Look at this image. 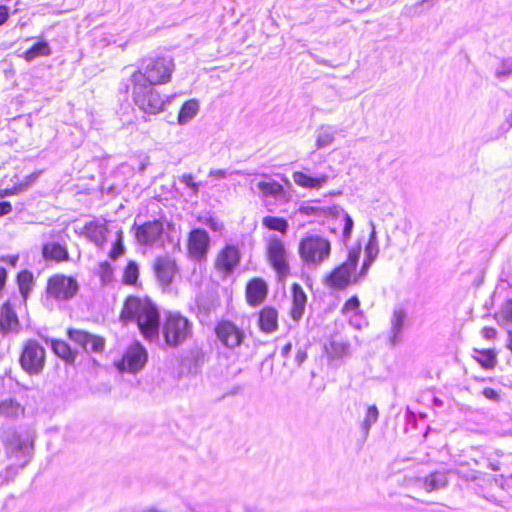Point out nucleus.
Returning a JSON list of instances; mask_svg holds the SVG:
<instances>
[{
    "label": "nucleus",
    "mask_w": 512,
    "mask_h": 512,
    "mask_svg": "<svg viewBox=\"0 0 512 512\" xmlns=\"http://www.w3.org/2000/svg\"><path fill=\"white\" fill-rule=\"evenodd\" d=\"M120 318L123 322H136L146 339H153L159 332V313L148 299L130 296L126 299Z\"/></svg>",
    "instance_id": "1"
},
{
    "label": "nucleus",
    "mask_w": 512,
    "mask_h": 512,
    "mask_svg": "<svg viewBox=\"0 0 512 512\" xmlns=\"http://www.w3.org/2000/svg\"><path fill=\"white\" fill-rule=\"evenodd\" d=\"M360 253L359 245L350 249L346 261L326 276L325 285L332 289L343 290L352 283H358L363 278L359 273L355 274Z\"/></svg>",
    "instance_id": "2"
},
{
    "label": "nucleus",
    "mask_w": 512,
    "mask_h": 512,
    "mask_svg": "<svg viewBox=\"0 0 512 512\" xmlns=\"http://www.w3.org/2000/svg\"><path fill=\"white\" fill-rule=\"evenodd\" d=\"M142 80V76L138 75L137 82H131L132 98L135 105L149 115H156L162 112L166 101L154 88L155 85L142 83Z\"/></svg>",
    "instance_id": "3"
},
{
    "label": "nucleus",
    "mask_w": 512,
    "mask_h": 512,
    "mask_svg": "<svg viewBox=\"0 0 512 512\" xmlns=\"http://www.w3.org/2000/svg\"><path fill=\"white\" fill-rule=\"evenodd\" d=\"M174 70L172 59L158 57L147 61L145 66L135 71L131 76V82H137L138 75H141L142 83L151 85L165 84L170 81Z\"/></svg>",
    "instance_id": "4"
},
{
    "label": "nucleus",
    "mask_w": 512,
    "mask_h": 512,
    "mask_svg": "<svg viewBox=\"0 0 512 512\" xmlns=\"http://www.w3.org/2000/svg\"><path fill=\"white\" fill-rule=\"evenodd\" d=\"M1 440L7 457L14 458L19 467H24L30 461L33 442L28 435L8 430L3 433Z\"/></svg>",
    "instance_id": "5"
},
{
    "label": "nucleus",
    "mask_w": 512,
    "mask_h": 512,
    "mask_svg": "<svg viewBox=\"0 0 512 512\" xmlns=\"http://www.w3.org/2000/svg\"><path fill=\"white\" fill-rule=\"evenodd\" d=\"M330 253V242L318 235L307 236L299 244L300 258L307 266L318 267L329 258Z\"/></svg>",
    "instance_id": "6"
},
{
    "label": "nucleus",
    "mask_w": 512,
    "mask_h": 512,
    "mask_svg": "<svg viewBox=\"0 0 512 512\" xmlns=\"http://www.w3.org/2000/svg\"><path fill=\"white\" fill-rule=\"evenodd\" d=\"M193 334V324L179 313H169L163 324V335L167 345L176 347L183 344Z\"/></svg>",
    "instance_id": "7"
},
{
    "label": "nucleus",
    "mask_w": 512,
    "mask_h": 512,
    "mask_svg": "<svg viewBox=\"0 0 512 512\" xmlns=\"http://www.w3.org/2000/svg\"><path fill=\"white\" fill-rule=\"evenodd\" d=\"M46 352L36 340L30 339L23 344L19 363L21 368L30 376L39 375L45 366Z\"/></svg>",
    "instance_id": "8"
},
{
    "label": "nucleus",
    "mask_w": 512,
    "mask_h": 512,
    "mask_svg": "<svg viewBox=\"0 0 512 512\" xmlns=\"http://www.w3.org/2000/svg\"><path fill=\"white\" fill-rule=\"evenodd\" d=\"M79 290L77 280L64 274H55L47 281L46 299L55 301H69L75 297Z\"/></svg>",
    "instance_id": "9"
},
{
    "label": "nucleus",
    "mask_w": 512,
    "mask_h": 512,
    "mask_svg": "<svg viewBox=\"0 0 512 512\" xmlns=\"http://www.w3.org/2000/svg\"><path fill=\"white\" fill-rule=\"evenodd\" d=\"M267 257L279 280H284L289 274L287 251L283 241L276 236H272L268 240Z\"/></svg>",
    "instance_id": "10"
},
{
    "label": "nucleus",
    "mask_w": 512,
    "mask_h": 512,
    "mask_svg": "<svg viewBox=\"0 0 512 512\" xmlns=\"http://www.w3.org/2000/svg\"><path fill=\"white\" fill-rule=\"evenodd\" d=\"M241 261L239 248L232 244L224 246L214 260V268L222 279L230 277Z\"/></svg>",
    "instance_id": "11"
},
{
    "label": "nucleus",
    "mask_w": 512,
    "mask_h": 512,
    "mask_svg": "<svg viewBox=\"0 0 512 512\" xmlns=\"http://www.w3.org/2000/svg\"><path fill=\"white\" fill-rule=\"evenodd\" d=\"M215 334L220 343L231 350L239 347L246 338L243 329L229 320L220 321L215 327Z\"/></svg>",
    "instance_id": "12"
},
{
    "label": "nucleus",
    "mask_w": 512,
    "mask_h": 512,
    "mask_svg": "<svg viewBox=\"0 0 512 512\" xmlns=\"http://www.w3.org/2000/svg\"><path fill=\"white\" fill-rule=\"evenodd\" d=\"M147 362V352L139 343L131 345L123 355L122 360L117 364L120 371L136 373L140 371Z\"/></svg>",
    "instance_id": "13"
},
{
    "label": "nucleus",
    "mask_w": 512,
    "mask_h": 512,
    "mask_svg": "<svg viewBox=\"0 0 512 512\" xmlns=\"http://www.w3.org/2000/svg\"><path fill=\"white\" fill-rule=\"evenodd\" d=\"M163 233V224L159 220L149 221L137 226L135 237L139 244L152 245L157 242Z\"/></svg>",
    "instance_id": "14"
},
{
    "label": "nucleus",
    "mask_w": 512,
    "mask_h": 512,
    "mask_svg": "<svg viewBox=\"0 0 512 512\" xmlns=\"http://www.w3.org/2000/svg\"><path fill=\"white\" fill-rule=\"evenodd\" d=\"M210 239L205 230L194 229L190 232L188 251L192 258L200 260L206 257Z\"/></svg>",
    "instance_id": "15"
},
{
    "label": "nucleus",
    "mask_w": 512,
    "mask_h": 512,
    "mask_svg": "<svg viewBox=\"0 0 512 512\" xmlns=\"http://www.w3.org/2000/svg\"><path fill=\"white\" fill-rule=\"evenodd\" d=\"M157 280L163 287L169 286L177 272L176 263L168 257H159L154 263Z\"/></svg>",
    "instance_id": "16"
},
{
    "label": "nucleus",
    "mask_w": 512,
    "mask_h": 512,
    "mask_svg": "<svg viewBox=\"0 0 512 512\" xmlns=\"http://www.w3.org/2000/svg\"><path fill=\"white\" fill-rule=\"evenodd\" d=\"M20 323L18 316L12 306L6 302L0 306V333L7 335L9 333H18Z\"/></svg>",
    "instance_id": "17"
},
{
    "label": "nucleus",
    "mask_w": 512,
    "mask_h": 512,
    "mask_svg": "<svg viewBox=\"0 0 512 512\" xmlns=\"http://www.w3.org/2000/svg\"><path fill=\"white\" fill-rule=\"evenodd\" d=\"M268 287L261 278L250 280L246 286V299L249 305L258 306L267 297Z\"/></svg>",
    "instance_id": "18"
},
{
    "label": "nucleus",
    "mask_w": 512,
    "mask_h": 512,
    "mask_svg": "<svg viewBox=\"0 0 512 512\" xmlns=\"http://www.w3.org/2000/svg\"><path fill=\"white\" fill-rule=\"evenodd\" d=\"M292 178L296 185L315 190L323 188L329 180V176L324 173L312 176L301 171H295L292 174Z\"/></svg>",
    "instance_id": "19"
},
{
    "label": "nucleus",
    "mask_w": 512,
    "mask_h": 512,
    "mask_svg": "<svg viewBox=\"0 0 512 512\" xmlns=\"http://www.w3.org/2000/svg\"><path fill=\"white\" fill-rule=\"evenodd\" d=\"M42 256L46 261H53L56 263L69 260V252L67 247L57 241L45 242L42 245Z\"/></svg>",
    "instance_id": "20"
},
{
    "label": "nucleus",
    "mask_w": 512,
    "mask_h": 512,
    "mask_svg": "<svg viewBox=\"0 0 512 512\" xmlns=\"http://www.w3.org/2000/svg\"><path fill=\"white\" fill-rule=\"evenodd\" d=\"M254 186H256L260 193V197L263 199L268 197L280 198L285 194L283 186L275 180H261L258 182L251 180L250 188L252 191L254 190Z\"/></svg>",
    "instance_id": "21"
},
{
    "label": "nucleus",
    "mask_w": 512,
    "mask_h": 512,
    "mask_svg": "<svg viewBox=\"0 0 512 512\" xmlns=\"http://www.w3.org/2000/svg\"><path fill=\"white\" fill-rule=\"evenodd\" d=\"M379 254L378 240L376 236L375 225L371 222V233L369 235L368 243L365 247V260L359 272L360 277H365L372 262Z\"/></svg>",
    "instance_id": "22"
},
{
    "label": "nucleus",
    "mask_w": 512,
    "mask_h": 512,
    "mask_svg": "<svg viewBox=\"0 0 512 512\" xmlns=\"http://www.w3.org/2000/svg\"><path fill=\"white\" fill-rule=\"evenodd\" d=\"M291 291H292V307H291L290 314H291L292 319L294 321L298 322L302 318V316L305 312L307 297H306V294L303 291L302 287L297 283L292 285Z\"/></svg>",
    "instance_id": "23"
},
{
    "label": "nucleus",
    "mask_w": 512,
    "mask_h": 512,
    "mask_svg": "<svg viewBox=\"0 0 512 512\" xmlns=\"http://www.w3.org/2000/svg\"><path fill=\"white\" fill-rule=\"evenodd\" d=\"M107 231L106 224L100 221H91L84 226L85 236L99 247L105 244Z\"/></svg>",
    "instance_id": "24"
},
{
    "label": "nucleus",
    "mask_w": 512,
    "mask_h": 512,
    "mask_svg": "<svg viewBox=\"0 0 512 512\" xmlns=\"http://www.w3.org/2000/svg\"><path fill=\"white\" fill-rule=\"evenodd\" d=\"M259 327L265 333H272L278 328V313L272 307H265L259 313Z\"/></svg>",
    "instance_id": "25"
},
{
    "label": "nucleus",
    "mask_w": 512,
    "mask_h": 512,
    "mask_svg": "<svg viewBox=\"0 0 512 512\" xmlns=\"http://www.w3.org/2000/svg\"><path fill=\"white\" fill-rule=\"evenodd\" d=\"M407 318V314L403 309H395L391 316V329H390V342L396 344L399 341L400 335L404 328V323Z\"/></svg>",
    "instance_id": "26"
},
{
    "label": "nucleus",
    "mask_w": 512,
    "mask_h": 512,
    "mask_svg": "<svg viewBox=\"0 0 512 512\" xmlns=\"http://www.w3.org/2000/svg\"><path fill=\"white\" fill-rule=\"evenodd\" d=\"M336 133L337 129L332 125L320 126L316 131V149H322L332 145L335 141Z\"/></svg>",
    "instance_id": "27"
},
{
    "label": "nucleus",
    "mask_w": 512,
    "mask_h": 512,
    "mask_svg": "<svg viewBox=\"0 0 512 512\" xmlns=\"http://www.w3.org/2000/svg\"><path fill=\"white\" fill-rule=\"evenodd\" d=\"M447 483V473L442 471H436L429 474L423 479V488L427 492H432L446 487Z\"/></svg>",
    "instance_id": "28"
},
{
    "label": "nucleus",
    "mask_w": 512,
    "mask_h": 512,
    "mask_svg": "<svg viewBox=\"0 0 512 512\" xmlns=\"http://www.w3.org/2000/svg\"><path fill=\"white\" fill-rule=\"evenodd\" d=\"M24 407L14 399H5L0 402V415L9 418L15 419L24 414Z\"/></svg>",
    "instance_id": "29"
},
{
    "label": "nucleus",
    "mask_w": 512,
    "mask_h": 512,
    "mask_svg": "<svg viewBox=\"0 0 512 512\" xmlns=\"http://www.w3.org/2000/svg\"><path fill=\"white\" fill-rule=\"evenodd\" d=\"M199 111V102L196 99H191L186 101L179 113H178V123L180 125H185L189 123L198 113Z\"/></svg>",
    "instance_id": "30"
},
{
    "label": "nucleus",
    "mask_w": 512,
    "mask_h": 512,
    "mask_svg": "<svg viewBox=\"0 0 512 512\" xmlns=\"http://www.w3.org/2000/svg\"><path fill=\"white\" fill-rule=\"evenodd\" d=\"M378 418L379 411L376 405H369L361 423V430L365 438L369 435L371 427L378 421Z\"/></svg>",
    "instance_id": "31"
},
{
    "label": "nucleus",
    "mask_w": 512,
    "mask_h": 512,
    "mask_svg": "<svg viewBox=\"0 0 512 512\" xmlns=\"http://www.w3.org/2000/svg\"><path fill=\"white\" fill-rule=\"evenodd\" d=\"M51 54V48L46 41L38 42L34 44L30 49L24 53L26 61L31 62L35 58L42 56H49Z\"/></svg>",
    "instance_id": "32"
},
{
    "label": "nucleus",
    "mask_w": 512,
    "mask_h": 512,
    "mask_svg": "<svg viewBox=\"0 0 512 512\" xmlns=\"http://www.w3.org/2000/svg\"><path fill=\"white\" fill-rule=\"evenodd\" d=\"M325 349L329 357L340 358L348 354L349 345L342 340L333 339L325 346Z\"/></svg>",
    "instance_id": "33"
},
{
    "label": "nucleus",
    "mask_w": 512,
    "mask_h": 512,
    "mask_svg": "<svg viewBox=\"0 0 512 512\" xmlns=\"http://www.w3.org/2000/svg\"><path fill=\"white\" fill-rule=\"evenodd\" d=\"M474 359L485 369H491L496 364V354L492 350H474Z\"/></svg>",
    "instance_id": "34"
},
{
    "label": "nucleus",
    "mask_w": 512,
    "mask_h": 512,
    "mask_svg": "<svg viewBox=\"0 0 512 512\" xmlns=\"http://www.w3.org/2000/svg\"><path fill=\"white\" fill-rule=\"evenodd\" d=\"M51 346L54 353L60 358L66 361H74L75 355L72 352L70 346L65 341L53 340Z\"/></svg>",
    "instance_id": "35"
},
{
    "label": "nucleus",
    "mask_w": 512,
    "mask_h": 512,
    "mask_svg": "<svg viewBox=\"0 0 512 512\" xmlns=\"http://www.w3.org/2000/svg\"><path fill=\"white\" fill-rule=\"evenodd\" d=\"M262 224L270 230H275L283 234H285L288 229V222L280 217L266 216L262 219Z\"/></svg>",
    "instance_id": "36"
},
{
    "label": "nucleus",
    "mask_w": 512,
    "mask_h": 512,
    "mask_svg": "<svg viewBox=\"0 0 512 512\" xmlns=\"http://www.w3.org/2000/svg\"><path fill=\"white\" fill-rule=\"evenodd\" d=\"M139 276V268L135 261H129L124 269L123 282L128 285H134Z\"/></svg>",
    "instance_id": "37"
},
{
    "label": "nucleus",
    "mask_w": 512,
    "mask_h": 512,
    "mask_svg": "<svg viewBox=\"0 0 512 512\" xmlns=\"http://www.w3.org/2000/svg\"><path fill=\"white\" fill-rule=\"evenodd\" d=\"M68 336L74 343L82 348L87 346L89 339L92 340L91 334L83 330L70 329L68 330Z\"/></svg>",
    "instance_id": "38"
},
{
    "label": "nucleus",
    "mask_w": 512,
    "mask_h": 512,
    "mask_svg": "<svg viewBox=\"0 0 512 512\" xmlns=\"http://www.w3.org/2000/svg\"><path fill=\"white\" fill-rule=\"evenodd\" d=\"M91 339L93 340L89 339L87 341V346L83 347V349L86 352H102L104 350L105 340L102 337L93 334H91Z\"/></svg>",
    "instance_id": "39"
},
{
    "label": "nucleus",
    "mask_w": 512,
    "mask_h": 512,
    "mask_svg": "<svg viewBox=\"0 0 512 512\" xmlns=\"http://www.w3.org/2000/svg\"><path fill=\"white\" fill-rule=\"evenodd\" d=\"M512 74V58L502 59L495 70V76L499 79L506 78Z\"/></svg>",
    "instance_id": "40"
},
{
    "label": "nucleus",
    "mask_w": 512,
    "mask_h": 512,
    "mask_svg": "<svg viewBox=\"0 0 512 512\" xmlns=\"http://www.w3.org/2000/svg\"><path fill=\"white\" fill-rule=\"evenodd\" d=\"M97 274L103 284H108L112 280L113 268L108 262H101Z\"/></svg>",
    "instance_id": "41"
},
{
    "label": "nucleus",
    "mask_w": 512,
    "mask_h": 512,
    "mask_svg": "<svg viewBox=\"0 0 512 512\" xmlns=\"http://www.w3.org/2000/svg\"><path fill=\"white\" fill-rule=\"evenodd\" d=\"M359 306H360V301H359L358 297L353 296L344 303V305L341 309V312L346 316H348L350 314H356V313H359V311H358Z\"/></svg>",
    "instance_id": "42"
},
{
    "label": "nucleus",
    "mask_w": 512,
    "mask_h": 512,
    "mask_svg": "<svg viewBox=\"0 0 512 512\" xmlns=\"http://www.w3.org/2000/svg\"><path fill=\"white\" fill-rule=\"evenodd\" d=\"M124 251L125 249L123 245V233L122 231H118L116 241L109 255L112 259H117L124 254Z\"/></svg>",
    "instance_id": "43"
},
{
    "label": "nucleus",
    "mask_w": 512,
    "mask_h": 512,
    "mask_svg": "<svg viewBox=\"0 0 512 512\" xmlns=\"http://www.w3.org/2000/svg\"><path fill=\"white\" fill-rule=\"evenodd\" d=\"M19 280V288L21 291V294L26 297L28 291H29V285L32 280V275L29 272H22L18 276Z\"/></svg>",
    "instance_id": "44"
},
{
    "label": "nucleus",
    "mask_w": 512,
    "mask_h": 512,
    "mask_svg": "<svg viewBox=\"0 0 512 512\" xmlns=\"http://www.w3.org/2000/svg\"><path fill=\"white\" fill-rule=\"evenodd\" d=\"M17 474V468L11 464L0 470V485L8 483Z\"/></svg>",
    "instance_id": "45"
},
{
    "label": "nucleus",
    "mask_w": 512,
    "mask_h": 512,
    "mask_svg": "<svg viewBox=\"0 0 512 512\" xmlns=\"http://www.w3.org/2000/svg\"><path fill=\"white\" fill-rule=\"evenodd\" d=\"M41 171H36L26 176L21 182L17 183L21 192L31 187L39 178Z\"/></svg>",
    "instance_id": "46"
},
{
    "label": "nucleus",
    "mask_w": 512,
    "mask_h": 512,
    "mask_svg": "<svg viewBox=\"0 0 512 512\" xmlns=\"http://www.w3.org/2000/svg\"><path fill=\"white\" fill-rule=\"evenodd\" d=\"M180 182L185 184L188 188L191 189L193 195H197L199 192V183L194 182L193 176L191 174H183L180 177Z\"/></svg>",
    "instance_id": "47"
},
{
    "label": "nucleus",
    "mask_w": 512,
    "mask_h": 512,
    "mask_svg": "<svg viewBox=\"0 0 512 512\" xmlns=\"http://www.w3.org/2000/svg\"><path fill=\"white\" fill-rule=\"evenodd\" d=\"M343 220H344V227H343V235L342 236H343L344 241H347L351 236L354 222L348 213H344Z\"/></svg>",
    "instance_id": "48"
},
{
    "label": "nucleus",
    "mask_w": 512,
    "mask_h": 512,
    "mask_svg": "<svg viewBox=\"0 0 512 512\" xmlns=\"http://www.w3.org/2000/svg\"><path fill=\"white\" fill-rule=\"evenodd\" d=\"M500 316L507 322L512 323V299H509L502 306Z\"/></svg>",
    "instance_id": "49"
},
{
    "label": "nucleus",
    "mask_w": 512,
    "mask_h": 512,
    "mask_svg": "<svg viewBox=\"0 0 512 512\" xmlns=\"http://www.w3.org/2000/svg\"><path fill=\"white\" fill-rule=\"evenodd\" d=\"M350 323L357 329H361L365 324V319L360 313L353 314L350 318Z\"/></svg>",
    "instance_id": "50"
},
{
    "label": "nucleus",
    "mask_w": 512,
    "mask_h": 512,
    "mask_svg": "<svg viewBox=\"0 0 512 512\" xmlns=\"http://www.w3.org/2000/svg\"><path fill=\"white\" fill-rule=\"evenodd\" d=\"M19 193H21V190L18 184H15L12 188L0 189V198L16 195Z\"/></svg>",
    "instance_id": "51"
},
{
    "label": "nucleus",
    "mask_w": 512,
    "mask_h": 512,
    "mask_svg": "<svg viewBox=\"0 0 512 512\" xmlns=\"http://www.w3.org/2000/svg\"><path fill=\"white\" fill-rule=\"evenodd\" d=\"M481 334L484 338L492 340L496 337L497 331L492 327H484Z\"/></svg>",
    "instance_id": "52"
},
{
    "label": "nucleus",
    "mask_w": 512,
    "mask_h": 512,
    "mask_svg": "<svg viewBox=\"0 0 512 512\" xmlns=\"http://www.w3.org/2000/svg\"><path fill=\"white\" fill-rule=\"evenodd\" d=\"M206 225L214 231H220L223 228L222 223L214 218H209L206 221Z\"/></svg>",
    "instance_id": "53"
},
{
    "label": "nucleus",
    "mask_w": 512,
    "mask_h": 512,
    "mask_svg": "<svg viewBox=\"0 0 512 512\" xmlns=\"http://www.w3.org/2000/svg\"><path fill=\"white\" fill-rule=\"evenodd\" d=\"M12 211V205L10 202H0V217L9 214Z\"/></svg>",
    "instance_id": "54"
},
{
    "label": "nucleus",
    "mask_w": 512,
    "mask_h": 512,
    "mask_svg": "<svg viewBox=\"0 0 512 512\" xmlns=\"http://www.w3.org/2000/svg\"><path fill=\"white\" fill-rule=\"evenodd\" d=\"M9 17L8 8L6 6H0V25H3Z\"/></svg>",
    "instance_id": "55"
},
{
    "label": "nucleus",
    "mask_w": 512,
    "mask_h": 512,
    "mask_svg": "<svg viewBox=\"0 0 512 512\" xmlns=\"http://www.w3.org/2000/svg\"><path fill=\"white\" fill-rule=\"evenodd\" d=\"M209 175L213 176L215 178L221 179V178H225L227 176V172L223 169H216V170H211L209 172Z\"/></svg>",
    "instance_id": "56"
},
{
    "label": "nucleus",
    "mask_w": 512,
    "mask_h": 512,
    "mask_svg": "<svg viewBox=\"0 0 512 512\" xmlns=\"http://www.w3.org/2000/svg\"><path fill=\"white\" fill-rule=\"evenodd\" d=\"M484 395L488 398V399H497L498 395L496 393L495 390L491 389V388H487L484 390Z\"/></svg>",
    "instance_id": "57"
},
{
    "label": "nucleus",
    "mask_w": 512,
    "mask_h": 512,
    "mask_svg": "<svg viewBox=\"0 0 512 512\" xmlns=\"http://www.w3.org/2000/svg\"><path fill=\"white\" fill-rule=\"evenodd\" d=\"M7 272L4 268L0 267V290L4 287L6 282Z\"/></svg>",
    "instance_id": "58"
},
{
    "label": "nucleus",
    "mask_w": 512,
    "mask_h": 512,
    "mask_svg": "<svg viewBox=\"0 0 512 512\" xmlns=\"http://www.w3.org/2000/svg\"><path fill=\"white\" fill-rule=\"evenodd\" d=\"M305 359H306V353L299 350L297 352V355H296V358H295L297 364L301 365L305 361Z\"/></svg>",
    "instance_id": "59"
},
{
    "label": "nucleus",
    "mask_w": 512,
    "mask_h": 512,
    "mask_svg": "<svg viewBox=\"0 0 512 512\" xmlns=\"http://www.w3.org/2000/svg\"><path fill=\"white\" fill-rule=\"evenodd\" d=\"M291 349H292V344L291 343H287L285 344L282 349H281V355L283 357H287L289 355V353L291 352Z\"/></svg>",
    "instance_id": "60"
},
{
    "label": "nucleus",
    "mask_w": 512,
    "mask_h": 512,
    "mask_svg": "<svg viewBox=\"0 0 512 512\" xmlns=\"http://www.w3.org/2000/svg\"><path fill=\"white\" fill-rule=\"evenodd\" d=\"M507 349H509L512 352V331H508L507 333V343H506Z\"/></svg>",
    "instance_id": "61"
},
{
    "label": "nucleus",
    "mask_w": 512,
    "mask_h": 512,
    "mask_svg": "<svg viewBox=\"0 0 512 512\" xmlns=\"http://www.w3.org/2000/svg\"><path fill=\"white\" fill-rule=\"evenodd\" d=\"M505 124H507L508 129L512 128V111L506 116Z\"/></svg>",
    "instance_id": "62"
},
{
    "label": "nucleus",
    "mask_w": 512,
    "mask_h": 512,
    "mask_svg": "<svg viewBox=\"0 0 512 512\" xmlns=\"http://www.w3.org/2000/svg\"><path fill=\"white\" fill-rule=\"evenodd\" d=\"M233 173L238 174V175H244V174H246L245 172L240 171V170L234 171Z\"/></svg>",
    "instance_id": "63"
},
{
    "label": "nucleus",
    "mask_w": 512,
    "mask_h": 512,
    "mask_svg": "<svg viewBox=\"0 0 512 512\" xmlns=\"http://www.w3.org/2000/svg\"><path fill=\"white\" fill-rule=\"evenodd\" d=\"M16 261H17V258H16V257H13V258L11 259V264H12V265H15Z\"/></svg>",
    "instance_id": "64"
}]
</instances>
